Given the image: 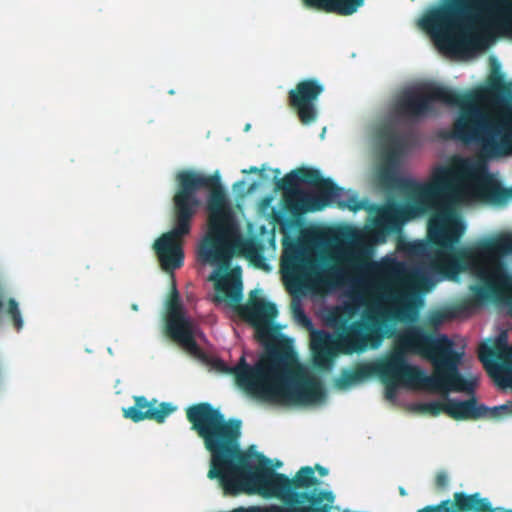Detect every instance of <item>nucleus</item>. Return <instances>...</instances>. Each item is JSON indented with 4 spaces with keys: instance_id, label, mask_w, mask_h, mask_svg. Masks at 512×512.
<instances>
[{
    "instance_id": "nucleus-1",
    "label": "nucleus",
    "mask_w": 512,
    "mask_h": 512,
    "mask_svg": "<svg viewBox=\"0 0 512 512\" xmlns=\"http://www.w3.org/2000/svg\"><path fill=\"white\" fill-rule=\"evenodd\" d=\"M437 102L458 109L450 138L475 144L483 156L493 159L512 155V110L492 90L482 88L463 96L447 87L419 84L407 87L394 104L389 124L372 127L377 156L374 176L386 184L400 186L408 201L388 202L379 209L377 229L347 225L334 231L328 241L331 257L347 272L358 276L348 281L343 303L323 307L320 317L332 332L313 330L311 349L315 365L331 369L338 352H361L378 348L392 320L415 321L427 288L460 271L458 259L450 251L430 252L425 240L402 242L398 249L419 263L414 267L386 255L378 261L363 262L374 254V245L386 241L385 231L399 230L411 218L434 210L429 221V238L445 249H452L466 230L454 204L487 202L505 204L510 193L491 173L486 161L475 157L453 156L447 163L431 167L427 182L403 176L406 154L391 132L392 119L425 117Z\"/></svg>"
},
{
    "instance_id": "nucleus-2",
    "label": "nucleus",
    "mask_w": 512,
    "mask_h": 512,
    "mask_svg": "<svg viewBox=\"0 0 512 512\" xmlns=\"http://www.w3.org/2000/svg\"><path fill=\"white\" fill-rule=\"evenodd\" d=\"M464 356V344H456L444 334L433 338L420 328H412L396 335V349L385 359L364 363L355 371L345 372L338 385L349 388L380 375L389 400H395L401 388L467 392V400L444 397L440 403L442 409L454 418L499 420L512 416V401L492 407L477 402L474 390L479 374L470 366L460 372Z\"/></svg>"
},
{
    "instance_id": "nucleus-3",
    "label": "nucleus",
    "mask_w": 512,
    "mask_h": 512,
    "mask_svg": "<svg viewBox=\"0 0 512 512\" xmlns=\"http://www.w3.org/2000/svg\"><path fill=\"white\" fill-rule=\"evenodd\" d=\"M207 209L209 222L198 241L196 257L200 264L213 267L210 277L215 283L209 298L226 313L238 308L241 316L256 328L260 338L273 339L277 333L274 323L276 305L258 288L251 292L248 304L239 305L243 297L241 269L232 265V257L237 251L267 271L271 270L270 259L260 253L253 241L242 239L237 220L223 192L210 193Z\"/></svg>"
},
{
    "instance_id": "nucleus-4",
    "label": "nucleus",
    "mask_w": 512,
    "mask_h": 512,
    "mask_svg": "<svg viewBox=\"0 0 512 512\" xmlns=\"http://www.w3.org/2000/svg\"><path fill=\"white\" fill-rule=\"evenodd\" d=\"M211 369L232 373L238 385L262 400L291 405H317L326 398L322 381L314 371L300 367L295 372L279 353L272 351L254 359L243 352L237 363L230 365L214 357L209 361Z\"/></svg>"
},
{
    "instance_id": "nucleus-5",
    "label": "nucleus",
    "mask_w": 512,
    "mask_h": 512,
    "mask_svg": "<svg viewBox=\"0 0 512 512\" xmlns=\"http://www.w3.org/2000/svg\"><path fill=\"white\" fill-rule=\"evenodd\" d=\"M467 268L486 286L475 287V296L483 302L493 295L507 312L512 313V235H503L482 243L465 253ZM480 359L503 388H512V344L501 330L493 349L483 346Z\"/></svg>"
},
{
    "instance_id": "nucleus-6",
    "label": "nucleus",
    "mask_w": 512,
    "mask_h": 512,
    "mask_svg": "<svg viewBox=\"0 0 512 512\" xmlns=\"http://www.w3.org/2000/svg\"><path fill=\"white\" fill-rule=\"evenodd\" d=\"M477 31L447 6L430 10L419 25L431 35L437 48L455 57H471L487 49L493 37L512 32V0L482 1L475 15Z\"/></svg>"
},
{
    "instance_id": "nucleus-7",
    "label": "nucleus",
    "mask_w": 512,
    "mask_h": 512,
    "mask_svg": "<svg viewBox=\"0 0 512 512\" xmlns=\"http://www.w3.org/2000/svg\"><path fill=\"white\" fill-rule=\"evenodd\" d=\"M176 181L178 184L174 196L177 208L176 224L154 244L160 264L166 272H173L182 266L184 261L182 241L190 232V220L200 203L197 192L211 185V178L196 170L178 172Z\"/></svg>"
},
{
    "instance_id": "nucleus-8",
    "label": "nucleus",
    "mask_w": 512,
    "mask_h": 512,
    "mask_svg": "<svg viewBox=\"0 0 512 512\" xmlns=\"http://www.w3.org/2000/svg\"><path fill=\"white\" fill-rule=\"evenodd\" d=\"M283 277L299 290L317 291L326 280V271L316 256L305 250L288 251L283 256Z\"/></svg>"
},
{
    "instance_id": "nucleus-9",
    "label": "nucleus",
    "mask_w": 512,
    "mask_h": 512,
    "mask_svg": "<svg viewBox=\"0 0 512 512\" xmlns=\"http://www.w3.org/2000/svg\"><path fill=\"white\" fill-rule=\"evenodd\" d=\"M167 323L171 337L189 353L201 357V344L206 342V337L198 324L187 314L174 280Z\"/></svg>"
},
{
    "instance_id": "nucleus-10",
    "label": "nucleus",
    "mask_w": 512,
    "mask_h": 512,
    "mask_svg": "<svg viewBox=\"0 0 512 512\" xmlns=\"http://www.w3.org/2000/svg\"><path fill=\"white\" fill-rule=\"evenodd\" d=\"M291 209L296 213H305L322 209L328 204H339L344 208L357 211L362 208L357 194L339 186L329 189L314 188L311 191H291L287 197Z\"/></svg>"
},
{
    "instance_id": "nucleus-11",
    "label": "nucleus",
    "mask_w": 512,
    "mask_h": 512,
    "mask_svg": "<svg viewBox=\"0 0 512 512\" xmlns=\"http://www.w3.org/2000/svg\"><path fill=\"white\" fill-rule=\"evenodd\" d=\"M323 90V85L315 79L303 80L290 90L291 104L297 108L302 123L310 124L316 119V101Z\"/></svg>"
},
{
    "instance_id": "nucleus-12",
    "label": "nucleus",
    "mask_w": 512,
    "mask_h": 512,
    "mask_svg": "<svg viewBox=\"0 0 512 512\" xmlns=\"http://www.w3.org/2000/svg\"><path fill=\"white\" fill-rule=\"evenodd\" d=\"M176 410V406L171 403H160L156 401H147L145 397H135V404L128 408H123V414L126 418L134 422H139L148 418H154L158 422H164L166 418Z\"/></svg>"
},
{
    "instance_id": "nucleus-13",
    "label": "nucleus",
    "mask_w": 512,
    "mask_h": 512,
    "mask_svg": "<svg viewBox=\"0 0 512 512\" xmlns=\"http://www.w3.org/2000/svg\"><path fill=\"white\" fill-rule=\"evenodd\" d=\"M306 6L335 12L341 15H351L363 6L364 0H302Z\"/></svg>"
},
{
    "instance_id": "nucleus-14",
    "label": "nucleus",
    "mask_w": 512,
    "mask_h": 512,
    "mask_svg": "<svg viewBox=\"0 0 512 512\" xmlns=\"http://www.w3.org/2000/svg\"><path fill=\"white\" fill-rule=\"evenodd\" d=\"M454 497L462 510H492L490 501L487 498L481 497L479 493L466 494L464 492H457Z\"/></svg>"
},
{
    "instance_id": "nucleus-15",
    "label": "nucleus",
    "mask_w": 512,
    "mask_h": 512,
    "mask_svg": "<svg viewBox=\"0 0 512 512\" xmlns=\"http://www.w3.org/2000/svg\"><path fill=\"white\" fill-rule=\"evenodd\" d=\"M303 183L304 180L298 175V173L296 171H291L285 176L282 189L288 197L291 191L300 190L299 187Z\"/></svg>"
},
{
    "instance_id": "nucleus-16",
    "label": "nucleus",
    "mask_w": 512,
    "mask_h": 512,
    "mask_svg": "<svg viewBox=\"0 0 512 512\" xmlns=\"http://www.w3.org/2000/svg\"><path fill=\"white\" fill-rule=\"evenodd\" d=\"M314 474L311 467H304L297 473L295 482L300 487H309L315 482Z\"/></svg>"
},
{
    "instance_id": "nucleus-17",
    "label": "nucleus",
    "mask_w": 512,
    "mask_h": 512,
    "mask_svg": "<svg viewBox=\"0 0 512 512\" xmlns=\"http://www.w3.org/2000/svg\"><path fill=\"white\" fill-rule=\"evenodd\" d=\"M293 312L297 322L304 324L308 328H312V320L305 314L299 298L293 300Z\"/></svg>"
},
{
    "instance_id": "nucleus-18",
    "label": "nucleus",
    "mask_w": 512,
    "mask_h": 512,
    "mask_svg": "<svg viewBox=\"0 0 512 512\" xmlns=\"http://www.w3.org/2000/svg\"><path fill=\"white\" fill-rule=\"evenodd\" d=\"M9 313L14 319L16 328L20 330L23 327L24 321L21 315L19 304L14 299H12L9 303Z\"/></svg>"
},
{
    "instance_id": "nucleus-19",
    "label": "nucleus",
    "mask_w": 512,
    "mask_h": 512,
    "mask_svg": "<svg viewBox=\"0 0 512 512\" xmlns=\"http://www.w3.org/2000/svg\"><path fill=\"white\" fill-rule=\"evenodd\" d=\"M245 185H246V180H240L234 184L233 188L235 191H242V190H244Z\"/></svg>"
},
{
    "instance_id": "nucleus-20",
    "label": "nucleus",
    "mask_w": 512,
    "mask_h": 512,
    "mask_svg": "<svg viewBox=\"0 0 512 512\" xmlns=\"http://www.w3.org/2000/svg\"><path fill=\"white\" fill-rule=\"evenodd\" d=\"M264 169L259 170L256 166H251L248 169H242V173L248 174V173H262Z\"/></svg>"
},
{
    "instance_id": "nucleus-21",
    "label": "nucleus",
    "mask_w": 512,
    "mask_h": 512,
    "mask_svg": "<svg viewBox=\"0 0 512 512\" xmlns=\"http://www.w3.org/2000/svg\"><path fill=\"white\" fill-rule=\"evenodd\" d=\"M259 185H260V183H258V182L253 183V184L250 186V188H249V192H254V191L257 189V187H258Z\"/></svg>"
},
{
    "instance_id": "nucleus-22",
    "label": "nucleus",
    "mask_w": 512,
    "mask_h": 512,
    "mask_svg": "<svg viewBox=\"0 0 512 512\" xmlns=\"http://www.w3.org/2000/svg\"><path fill=\"white\" fill-rule=\"evenodd\" d=\"M275 172H276V174H275V178H277V179H278V178H279V176H280V171H279V170H275Z\"/></svg>"
},
{
    "instance_id": "nucleus-23",
    "label": "nucleus",
    "mask_w": 512,
    "mask_h": 512,
    "mask_svg": "<svg viewBox=\"0 0 512 512\" xmlns=\"http://www.w3.org/2000/svg\"><path fill=\"white\" fill-rule=\"evenodd\" d=\"M439 480L444 482L446 480V476H439Z\"/></svg>"
},
{
    "instance_id": "nucleus-24",
    "label": "nucleus",
    "mask_w": 512,
    "mask_h": 512,
    "mask_svg": "<svg viewBox=\"0 0 512 512\" xmlns=\"http://www.w3.org/2000/svg\"><path fill=\"white\" fill-rule=\"evenodd\" d=\"M320 471H321V473H322L323 475H326V474H327V470H326V469H320Z\"/></svg>"
},
{
    "instance_id": "nucleus-25",
    "label": "nucleus",
    "mask_w": 512,
    "mask_h": 512,
    "mask_svg": "<svg viewBox=\"0 0 512 512\" xmlns=\"http://www.w3.org/2000/svg\"><path fill=\"white\" fill-rule=\"evenodd\" d=\"M400 493H401L402 495H405V494H406V492H405V490H404V489H400Z\"/></svg>"
}]
</instances>
